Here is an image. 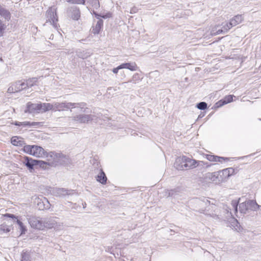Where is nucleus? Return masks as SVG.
Masks as SVG:
<instances>
[{"instance_id": "nucleus-1", "label": "nucleus", "mask_w": 261, "mask_h": 261, "mask_svg": "<svg viewBox=\"0 0 261 261\" xmlns=\"http://www.w3.org/2000/svg\"><path fill=\"white\" fill-rule=\"evenodd\" d=\"M87 104L85 102H55L54 103V111H61L70 109H76L77 113H86L88 108L86 107Z\"/></svg>"}, {"instance_id": "nucleus-2", "label": "nucleus", "mask_w": 261, "mask_h": 261, "mask_svg": "<svg viewBox=\"0 0 261 261\" xmlns=\"http://www.w3.org/2000/svg\"><path fill=\"white\" fill-rule=\"evenodd\" d=\"M174 166L178 170H185L197 167L196 160L184 155L177 158Z\"/></svg>"}, {"instance_id": "nucleus-3", "label": "nucleus", "mask_w": 261, "mask_h": 261, "mask_svg": "<svg viewBox=\"0 0 261 261\" xmlns=\"http://www.w3.org/2000/svg\"><path fill=\"white\" fill-rule=\"evenodd\" d=\"M47 156H49L55 162L61 165H66L69 163V156L63 154L61 152H56L55 151H50Z\"/></svg>"}, {"instance_id": "nucleus-4", "label": "nucleus", "mask_w": 261, "mask_h": 261, "mask_svg": "<svg viewBox=\"0 0 261 261\" xmlns=\"http://www.w3.org/2000/svg\"><path fill=\"white\" fill-rule=\"evenodd\" d=\"M25 217L32 228L40 230L43 229L44 224L42 218L29 214H27Z\"/></svg>"}, {"instance_id": "nucleus-5", "label": "nucleus", "mask_w": 261, "mask_h": 261, "mask_svg": "<svg viewBox=\"0 0 261 261\" xmlns=\"http://www.w3.org/2000/svg\"><path fill=\"white\" fill-rule=\"evenodd\" d=\"M46 16L47 18V22H49L54 27H56L57 22L58 21V18L56 8L53 7L49 8L46 11Z\"/></svg>"}, {"instance_id": "nucleus-6", "label": "nucleus", "mask_w": 261, "mask_h": 261, "mask_svg": "<svg viewBox=\"0 0 261 261\" xmlns=\"http://www.w3.org/2000/svg\"><path fill=\"white\" fill-rule=\"evenodd\" d=\"M94 116L91 114H79L71 117V119L80 123H87L94 119Z\"/></svg>"}, {"instance_id": "nucleus-7", "label": "nucleus", "mask_w": 261, "mask_h": 261, "mask_svg": "<svg viewBox=\"0 0 261 261\" xmlns=\"http://www.w3.org/2000/svg\"><path fill=\"white\" fill-rule=\"evenodd\" d=\"M35 202L37 203L38 208L40 210H47L50 207V203L48 200L43 196L41 198H36Z\"/></svg>"}, {"instance_id": "nucleus-8", "label": "nucleus", "mask_w": 261, "mask_h": 261, "mask_svg": "<svg viewBox=\"0 0 261 261\" xmlns=\"http://www.w3.org/2000/svg\"><path fill=\"white\" fill-rule=\"evenodd\" d=\"M74 193L73 190H67L64 188H56L53 190V194L56 196L64 197L67 195H71Z\"/></svg>"}, {"instance_id": "nucleus-9", "label": "nucleus", "mask_w": 261, "mask_h": 261, "mask_svg": "<svg viewBox=\"0 0 261 261\" xmlns=\"http://www.w3.org/2000/svg\"><path fill=\"white\" fill-rule=\"evenodd\" d=\"M68 15L72 19L77 20L81 17V12L79 7L77 6H72L67 9Z\"/></svg>"}, {"instance_id": "nucleus-10", "label": "nucleus", "mask_w": 261, "mask_h": 261, "mask_svg": "<svg viewBox=\"0 0 261 261\" xmlns=\"http://www.w3.org/2000/svg\"><path fill=\"white\" fill-rule=\"evenodd\" d=\"M40 103H28L25 113H39L40 110Z\"/></svg>"}, {"instance_id": "nucleus-11", "label": "nucleus", "mask_w": 261, "mask_h": 261, "mask_svg": "<svg viewBox=\"0 0 261 261\" xmlns=\"http://www.w3.org/2000/svg\"><path fill=\"white\" fill-rule=\"evenodd\" d=\"M43 223L44 224L43 228L45 227L52 228L57 227L58 222L56 218H49L43 220Z\"/></svg>"}, {"instance_id": "nucleus-12", "label": "nucleus", "mask_w": 261, "mask_h": 261, "mask_svg": "<svg viewBox=\"0 0 261 261\" xmlns=\"http://www.w3.org/2000/svg\"><path fill=\"white\" fill-rule=\"evenodd\" d=\"M32 153L33 156L39 158L46 155L47 154L42 147L37 145H33Z\"/></svg>"}, {"instance_id": "nucleus-13", "label": "nucleus", "mask_w": 261, "mask_h": 261, "mask_svg": "<svg viewBox=\"0 0 261 261\" xmlns=\"http://www.w3.org/2000/svg\"><path fill=\"white\" fill-rule=\"evenodd\" d=\"M243 17L241 15H237L230 19L229 23H227V26L229 28V30L233 27L237 25L242 22Z\"/></svg>"}, {"instance_id": "nucleus-14", "label": "nucleus", "mask_w": 261, "mask_h": 261, "mask_svg": "<svg viewBox=\"0 0 261 261\" xmlns=\"http://www.w3.org/2000/svg\"><path fill=\"white\" fill-rule=\"evenodd\" d=\"M24 164L29 170L34 169L35 166H37V160H34L30 157L25 156Z\"/></svg>"}, {"instance_id": "nucleus-15", "label": "nucleus", "mask_w": 261, "mask_h": 261, "mask_svg": "<svg viewBox=\"0 0 261 261\" xmlns=\"http://www.w3.org/2000/svg\"><path fill=\"white\" fill-rule=\"evenodd\" d=\"M0 16L4 18L5 20L9 21L11 19V14L8 10L0 5Z\"/></svg>"}, {"instance_id": "nucleus-16", "label": "nucleus", "mask_w": 261, "mask_h": 261, "mask_svg": "<svg viewBox=\"0 0 261 261\" xmlns=\"http://www.w3.org/2000/svg\"><path fill=\"white\" fill-rule=\"evenodd\" d=\"M121 69H127L130 71H136L138 66L135 62L123 63L120 65Z\"/></svg>"}, {"instance_id": "nucleus-17", "label": "nucleus", "mask_w": 261, "mask_h": 261, "mask_svg": "<svg viewBox=\"0 0 261 261\" xmlns=\"http://www.w3.org/2000/svg\"><path fill=\"white\" fill-rule=\"evenodd\" d=\"M103 21L99 19L95 26L93 27L92 32L94 34H98L103 28Z\"/></svg>"}, {"instance_id": "nucleus-18", "label": "nucleus", "mask_w": 261, "mask_h": 261, "mask_svg": "<svg viewBox=\"0 0 261 261\" xmlns=\"http://www.w3.org/2000/svg\"><path fill=\"white\" fill-rule=\"evenodd\" d=\"M99 174L96 177V180L101 184L105 185L107 183V177L101 168L99 169Z\"/></svg>"}, {"instance_id": "nucleus-19", "label": "nucleus", "mask_w": 261, "mask_h": 261, "mask_svg": "<svg viewBox=\"0 0 261 261\" xmlns=\"http://www.w3.org/2000/svg\"><path fill=\"white\" fill-rule=\"evenodd\" d=\"M246 201L249 210L251 211H256L259 207H261V206L258 205L255 200H249Z\"/></svg>"}, {"instance_id": "nucleus-20", "label": "nucleus", "mask_w": 261, "mask_h": 261, "mask_svg": "<svg viewBox=\"0 0 261 261\" xmlns=\"http://www.w3.org/2000/svg\"><path fill=\"white\" fill-rule=\"evenodd\" d=\"M233 97V95H232L226 96L223 99L219 101L217 103V105H218V107H221L225 104H227L228 103H229V102L232 101Z\"/></svg>"}, {"instance_id": "nucleus-21", "label": "nucleus", "mask_w": 261, "mask_h": 261, "mask_svg": "<svg viewBox=\"0 0 261 261\" xmlns=\"http://www.w3.org/2000/svg\"><path fill=\"white\" fill-rule=\"evenodd\" d=\"M40 110L45 112L49 110L54 111V103L50 104L49 103H40Z\"/></svg>"}, {"instance_id": "nucleus-22", "label": "nucleus", "mask_w": 261, "mask_h": 261, "mask_svg": "<svg viewBox=\"0 0 261 261\" xmlns=\"http://www.w3.org/2000/svg\"><path fill=\"white\" fill-rule=\"evenodd\" d=\"M221 175L220 172H215L213 173H208L206 174V177L212 180V181H217V179L219 178V175Z\"/></svg>"}, {"instance_id": "nucleus-23", "label": "nucleus", "mask_w": 261, "mask_h": 261, "mask_svg": "<svg viewBox=\"0 0 261 261\" xmlns=\"http://www.w3.org/2000/svg\"><path fill=\"white\" fill-rule=\"evenodd\" d=\"M219 172L220 174H222L225 177H228L233 173L234 170L232 168H228L222 171H220Z\"/></svg>"}, {"instance_id": "nucleus-24", "label": "nucleus", "mask_w": 261, "mask_h": 261, "mask_svg": "<svg viewBox=\"0 0 261 261\" xmlns=\"http://www.w3.org/2000/svg\"><path fill=\"white\" fill-rule=\"evenodd\" d=\"M142 78L140 77V75L139 73H135L134 74L132 80H130L128 82H123L122 83V85H125L128 84L129 82L132 83L134 84L138 83L139 81L141 80Z\"/></svg>"}, {"instance_id": "nucleus-25", "label": "nucleus", "mask_w": 261, "mask_h": 261, "mask_svg": "<svg viewBox=\"0 0 261 261\" xmlns=\"http://www.w3.org/2000/svg\"><path fill=\"white\" fill-rule=\"evenodd\" d=\"M11 141V143L15 146H21L23 144V141L17 136L13 137Z\"/></svg>"}, {"instance_id": "nucleus-26", "label": "nucleus", "mask_w": 261, "mask_h": 261, "mask_svg": "<svg viewBox=\"0 0 261 261\" xmlns=\"http://www.w3.org/2000/svg\"><path fill=\"white\" fill-rule=\"evenodd\" d=\"M248 210L246 201L239 204V211L241 214H245Z\"/></svg>"}, {"instance_id": "nucleus-27", "label": "nucleus", "mask_w": 261, "mask_h": 261, "mask_svg": "<svg viewBox=\"0 0 261 261\" xmlns=\"http://www.w3.org/2000/svg\"><path fill=\"white\" fill-rule=\"evenodd\" d=\"M16 219V222L19 226V229L21 231V234H24L27 230L26 227L21 222V221L18 218V217Z\"/></svg>"}, {"instance_id": "nucleus-28", "label": "nucleus", "mask_w": 261, "mask_h": 261, "mask_svg": "<svg viewBox=\"0 0 261 261\" xmlns=\"http://www.w3.org/2000/svg\"><path fill=\"white\" fill-rule=\"evenodd\" d=\"M11 230L10 226L3 223L0 225V234L2 235L5 233L9 232Z\"/></svg>"}, {"instance_id": "nucleus-29", "label": "nucleus", "mask_w": 261, "mask_h": 261, "mask_svg": "<svg viewBox=\"0 0 261 261\" xmlns=\"http://www.w3.org/2000/svg\"><path fill=\"white\" fill-rule=\"evenodd\" d=\"M37 81V77L30 78L26 80V85L28 88L32 87L36 84Z\"/></svg>"}, {"instance_id": "nucleus-30", "label": "nucleus", "mask_w": 261, "mask_h": 261, "mask_svg": "<svg viewBox=\"0 0 261 261\" xmlns=\"http://www.w3.org/2000/svg\"><path fill=\"white\" fill-rule=\"evenodd\" d=\"M86 2L95 9H98L100 7L98 0H86Z\"/></svg>"}, {"instance_id": "nucleus-31", "label": "nucleus", "mask_w": 261, "mask_h": 261, "mask_svg": "<svg viewBox=\"0 0 261 261\" xmlns=\"http://www.w3.org/2000/svg\"><path fill=\"white\" fill-rule=\"evenodd\" d=\"M178 192L176 189L167 190L165 192V195L168 197H174L175 195H177Z\"/></svg>"}, {"instance_id": "nucleus-32", "label": "nucleus", "mask_w": 261, "mask_h": 261, "mask_svg": "<svg viewBox=\"0 0 261 261\" xmlns=\"http://www.w3.org/2000/svg\"><path fill=\"white\" fill-rule=\"evenodd\" d=\"M33 145H24L23 148V150L24 152L33 155Z\"/></svg>"}, {"instance_id": "nucleus-33", "label": "nucleus", "mask_w": 261, "mask_h": 261, "mask_svg": "<svg viewBox=\"0 0 261 261\" xmlns=\"http://www.w3.org/2000/svg\"><path fill=\"white\" fill-rule=\"evenodd\" d=\"M240 198L237 200H233L231 201V205L233 208L235 214L238 213V206L239 203Z\"/></svg>"}, {"instance_id": "nucleus-34", "label": "nucleus", "mask_w": 261, "mask_h": 261, "mask_svg": "<svg viewBox=\"0 0 261 261\" xmlns=\"http://www.w3.org/2000/svg\"><path fill=\"white\" fill-rule=\"evenodd\" d=\"M229 30V28H228V26H227L226 24L224 25L222 29H219L217 31L216 33L215 34H225L227 33Z\"/></svg>"}, {"instance_id": "nucleus-35", "label": "nucleus", "mask_w": 261, "mask_h": 261, "mask_svg": "<svg viewBox=\"0 0 261 261\" xmlns=\"http://www.w3.org/2000/svg\"><path fill=\"white\" fill-rule=\"evenodd\" d=\"M196 107L200 110H204L207 107V105L205 102H200L196 105Z\"/></svg>"}, {"instance_id": "nucleus-36", "label": "nucleus", "mask_w": 261, "mask_h": 261, "mask_svg": "<svg viewBox=\"0 0 261 261\" xmlns=\"http://www.w3.org/2000/svg\"><path fill=\"white\" fill-rule=\"evenodd\" d=\"M13 86L14 88V91L16 92L22 90L23 88H22V87H21L20 81H18L15 83L14 84H13Z\"/></svg>"}, {"instance_id": "nucleus-37", "label": "nucleus", "mask_w": 261, "mask_h": 261, "mask_svg": "<svg viewBox=\"0 0 261 261\" xmlns=\"http://www.w3.org/2000/svg\"><path fill=\"white\" fill-rule=\"evenodd\" d=\"M38 124H39V122H30L29 121H24V122H21V125H23L24 126H36V125H38Z\"/></svg>"}, {"instance_id": "nucleus-38", "label": "nucleus", "mask_w": 261, "mask_h": 261, "mask_svg": "<svg viewBox=\"0 0 261 261\" xmlns=\"http://www.w3.org/2000/svg\"><path fill=\"white\" fill-rule=\"evenodd\" d=\"M67 2L69 3L75 4L85 5L86 4V0H67Z\"/></svg>"}, {"instance_id": "nucleus-39", "label": "nucleus", "mask_w": 261, "mask_h": 261, "mask_svg": "<svg viewBox=\"0 0 261 261\" xmlns=\"http://www.w3.org/2000/svg\"><path fill=\"white\" fill-rule=\"evenodd\" d=\"M6 28V25L0 19V37L3 36Z\"/></svg>"}, {"instance_id": "nucleus-40", "label": "nucleus", "mask_w": 261, "mask_h": 261, "mask_svg": "<svg viewBox=\"0 0 261 261\" xmlns=\"http://www.w3.org/2000/svg\"><path fill=\"white\" fill-rule=\"evenodd\" d=\"M30 259V254L28 252H23L21 254L22 261H28Z\"/></svg>"}, {"instance_id": "nucleus-41", "label": "nucleus", "mask_w": 261, "mask_h": 261, "mask_svg": "<svg viewBox=\"0 0 261 261\" xmlns=\"http://www.w3.org/2000/svg\"><path fill=\"white\" fill-rule=\"evenodd\" d=\"M217 155H211V154H206V158L210 161L211 162H217Z\"/></svg>"}, {"instance_id": "nucleus-42", "label": "nucleus", "mask_w": 261, "mask_h": 261, "mask_svg": "<svg viewBox=\"0 0 261 261\" xmlns=\"http://www.w3.org/2000/svg\"><path fill=\"white\" fill-rule=\"evenodd\" d=\"M229 158L217 156V162L222 163L223 161H228Z\"/></svg>"}, {"instance_id": "nucleus-43", "label": "nucleus", "mask_w": 261, "mask_h": 261, "mask_svg": "<svg viewBox=\"0 0 261 261\" xmlns=\"http://www.w3.org/2000/svg\"><path fill=\"white\" fill-rule=\"evenodd\" d=\"M37 162L38 163L37 166H39L40 167L44 168L45 167V165H46V163L44 161L37 160Z\"/></svg>"}, {"instance_id": "nucleus-44", "label": "nucleus", "mask_w": 261, "mask_h": 261, "mask_svg": "<svg viewBox=\"0 0 261 261\" xmlns=\"http://www.w3.org/2000/svg\"><path fill=\"white\" fill-rule=\"evenodd\" d=\"M37 162L38 163L37 166H39L40 167L44 168L45 167V165H46V163L44 161L37 160Z\"/></svg>"}, {"instance_id": "nucleus-45", "label": "nucleus", "mask_w": 261, "mask_h": 261, "mask_svg": "<svg viewBox=\"0 0 261 261\" xmlns=\"http://www.w3.org/2000/svg\"><path fill=\"white\" fill-rule=\"evenodd\" d=\"M112 16V14L110 12L106 14H101V17L104 19L110 18Z\"/></svg>"}, {"instance_id": "nucleus-46", "label": "nucleus", "mask_w": 261, "mask_h": 261, "mask_svg": "<svg viewBox=\"0 0 261 261\" xmlns=\"http://www.w3.org/2000/svg\"><path fill=\"white\" fill-rule=\"evenodd\" d=\"M5 216L12 218V219H17V217H16L14 215L11 214H6L5 215Z\"/></svg>"}, {"instance_id": "nucleus-47", "label": "nucleus", "mask_w": 261, "mask_h": 261, "mask_svg": "<svg viewBox=\"0 0 261 261\" xmlns=\"http://www.w3.org/2000/svg\"><path fill=\"white\" fill-rule=\"evenodd\" d=\"M20 85H21V87H22V88H23V90L28 88V86H27V85H26V81H24V82L20 81Z\"/></svg>"}, {"instance_id": "nucleus-48", "label": "nucleus", "mask_w": 261, "mask_h": 261, "mask_svg": "<svg viewBox=\"0 0 261 261\" xmlns=\"http://www.w3.org/2000/svg\"><path fill=\"white\" fill-rule=\"evenodd\" d=\"M196 164L197 165V167L198 166H203L206 164L203 161H196Z\"/></svg>"}, {"instance_id": "nucleus-49", "label": "nucleus", "mask_w": 261, "mask_h": 261, "mask_svg": "<svg viewBox=\"0 0 261 261\" xmlns=\"http://www.w3.org/2000/svg\"><path fill=\"white\" fill-rule=\"evenodd\" d=\"M8 92L10 93H15L14 91V88L13 85H12L11 87H10L8 89Z\"/></svg>"}, {"instance_id": "nucleus-50", "label": "nucleus", "mask_w": 261, "mask_h": 261, "mask_svg": "<svg viewBox=\"0 0 261 261\" xmlns=\"http://www.w3.org/2000/svg\"><path fill=\"white\" fill-rule=\"evenodd\" d=\"M120 67V65H119V66H118V67H117L116 68H113V70H112V71H113V72L114 73H115V74L117 73H118V70H119V69H121V67Z\"/></svg>"}, {"instance_id": "nucleus-51", "label": "nucleus", "mask_w": 261, "mask_h": 261, "mask_svg": "<svg viewBox=\"0 0 261 261\" xmlns=\"http://www.w3.org/2000/svg\"><path fill=\"white\" fill-rule=\"evenodd\" d=\"M93 14L94 15L95 17L98 19H100L99 17H101V14H98L95 11H93Z\"/></svg>"}, {"instance_id": "nucleus-52", "label": "nucleus", "mask_w": 261, "mask_h": 261, "mask_svg": "<svg viewBox=\"0 0 261 261\" xmlns=\"http://www.w3.org/2000/svg\"><path fill=\"white\" fill-rule=\"evenodd\" d=\"M77 56L79 58L85 59L87 58V56L85 55H83L81 53H79Z\"/></svg>"}, {"instance_id": "nucleus-53", "label": "nucleus", "mask_w": 261, "mask_h": 261, "mask_svg": "<svg viewBox=\"0 0 261 261\" xmlns=\"http://www.w3.org/2000/svg\"><path fill=\"white\" fill-rule=\"evenodd\" d=\"M137 9L135 7L134 8H133L131 9L130 11V13L133 14V13H135L137 12Z\"/></svg>"}, {"instance_id": "nucleus-54", "label": "nucleus", "mask_w": 261, "mask_h": 261, "mask_svg": "<svg viewBox=\"0 0 261 261\" xmlns=\"http://www.w3.org/2000/svg\"><path fill=\"white\" fill-rule=\"evenodd\" d=\"M14 125H16V126H21V122H18V121H16L14 123Z\"/></svg>"}]
</instances>
